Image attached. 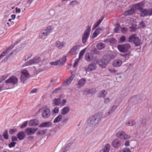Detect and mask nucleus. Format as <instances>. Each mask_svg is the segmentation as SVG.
Segmentation results:
<instances>
[{
  "label": "nucleus",
  "mask_w": 152,
  "mask_h": 152,
  "mask_svg": "<svg viewBox=\"0 0 152 152\" xmlns=\"http://www.w3.org/2000/svg\"><path fill=\"white\" fill-rule=\"evenodd\" d=\"M31 69V67H28L22 69L20 73H21L20 81L24 83L26 80L29 77L30 74L28 72V70H30Z\"/></svg>",
  "instance_id": "nucleus-1"
},
{
  "label": "nucleus",
  "mask_w": 152,
  "mask_h": 152,
  "mask_svg": "<svg viewBox=\"0 0 152 152\" xmlns=\"http://www.w3.org/2000/svg\"><path fill=\"white\" fill-rule=\"evenodd\" d=\"M128 41L129 42H133L136 46H139L142 43L141 40L135 34H133L129 37Z\"/></svg>",
  "instance_id": "nucleus-2"
},
{
  "label": "nucleus",
  "mask_w": 152,
  "mask_h": 152,
  "mask_svg": "<svg viewBox=\"0 0 152 152\" xmlns=\"http://www.w3.org/2000/svg\"><path fill=\"white\" fill-rule=\"evenodd\" d=\"M38 112L41 113L42 117L44 118H48L51 115L50 111L47 107L41 108L38 110Z\"/></svg>",
  "instance_id": "nucleus-3"
},
{
  "label": "nucleus",
  "mask_w": 152,
  "mask_h": 152,
  "mask_svg": "<svg viewBox=\"0 0 152 152\" xmlns=\"http://www.w3.org/2000/svg\"><path fill=\"white\" fill-rule=\"evenodd\" d=\"M41 58L39 57H35L33 59L26 62L22 66V67H25L32 64H38L40 62Z\"/></svg>",
  "instance_id": "nucleus-4"
},
{
  "label": "nucleus",
  "mask_w": 152,
  "mask_h": 152,
  "mask_svg": "<svg viewBox=\"0 0 152 152\" xmlns=\"http://www.w3.org/2000/svg\"><path fill=\"white\" fill-rule=\"evenodd\" d=\"M101 117L99 114L94 115L92 117L89 118L88 121H90V124L92 125H96L98 124L101 120Z\"/></svg>",
  "instance_id": "nucleus-5"
},
{
  "label": "nucleus",
  "mask_w": 152,
  "mask_h": 152,
  "mask_svg": "<svg viewBox=\"0 0 152 152\" xmlns=\"http://www.w3.org/2000/svg\"><path fill=\"white\" fill-rule=\"evenodd\" d=\"M91 30V26H88L82 37V42L83 44H85L86 43L89 37Z\"/></svg>",
  "instance_id": "nucleus-6"
},
{
  "label": "nucleus",
  "mask_w": 152,
  "mask_h": 152,
  "mask_svg": "<svg viewBox=\"0 0 152 152\" xmlns=\"http://www.w3.org/2000/svg\"><path fill=\"white\" fill-rule=\"evenodd\" d=\"M120 52L125 53L127 52L131 48V46L129 44L126 43L119 45L117 46Z\"/></svg>",
  "instance_id": "nucleus-7"
},
{
  "label": "nucleus",
  "mask_w": 152,
  "mask_h": 152,
  "mask_svg": "<svg viewBox=\"0 0 152 152\" xmlns=\"http://www.w3.org/2000/svg\"><path fill=\"white\" fill-rule=\"evenodd\" d=\"M18 78L15 76H12L8 79L5 81V83L7 84H10L14 86L17 84L18 83Z\"/></svg>",
  "instance_id": "nucleus-8"
},
{
  "label": "nucleus",
  "mask_w": 152,
  "mask_h": 152,
  "mask_svg": "<svg viewBox=\"0 0 152 152\" xmlns=\"http://www.w3.org/2000/svg\"><path fill=\"white\" fill-rule=\"evenodd\" d=\"M116 136L122 140H125L130 138L131 137L129 135L126 134L123 131L118 132L116 134Z\"/></svg>",
  "instance_id": "nucleus-9"
},
{
  "label": "nucleus",
  "mask_w": 152,
  "mask_h": 152,
  "mask_svg": "<svg viewBox=\"0 0 152 152\" xmlns=\"http://www.w3.org/2000/svg\"><path fill=\"white\" fill-rule=\"evenodd\" d=\"M121 141L118 139H114L112 142V145L113 147L117 148L120 147L121 145Z\"/></svg>",
  "instance_id": "nucleus-10"
},
{
  "label": "nucleus",
  "mask_w": 152,
  "mask_h": 152,
  "mask_svg": "<svg viewBox=\"0 0 152 152\" xmlns=\"http://www.w3.org/2000/svg\"><path fill=\"white\" fill-rule=\"evenodd\" d=\"M37 130V128H28L25 129V132L28 135H31L34 134Z\"/></svg>",
  "instance_id": "nucleus-11"
},
{
  "label": "nucleus",
  "mask_w": 152,
  "mask_h": 152,
  "mask_svg": "<svg viewBox=\"0 0 152 152\" xmlns=\"http://www.w3.org/2000/svg\"><path fill=\"white\" fill-rule=\"evenodd\" d=\"M56 46L57 48L59 49H61L65 47V43L64 42H61L59 41L58 40L56 41L55 43Z\"/></svg>",
  "instance_id": "nucleus-12"
},
{
  "label": "nucleus",
  "mask_w": 152,
  "mask_h": 152,
  "mask_svg": "<svg viewBox=\"0 0 152 152\" xmlns=\"http://www.w3.org/2000/svg\"><path fill=\"white\" fill-rule=\"evenodd\" d=\"M80 48V46L77 45L71 48L69 52V53L72 55H74L76 54L77 50Z\"/></svg>",
  "instance_id": "nucleus-13"
},
{
  "label": "nucleus",
  "mask_w": 152,
  "mask_h": 152,
  "mask_svg": "<svg viewBox=\"0 0 152 152\" xmlns=\"http://www.w3.org/2000/svg\"><path fill=\"white\" fill-rule=\"evenodd\" d=\"M122 64V60L119 59L114 60L113 63V65L115 67H118L121 66Z\"/></svg>",
  "instance_id": "nucleus-14"
},
{
  "label": "nucleus",
  "mask_w": 152,
  "mask_h": 152,
  "mask_svg": "<svg viewBox=\"0 0 152 152\" xmlns=\"http://www.w3.org/2000/svg\"><path fill=\"white\" fill-rule=\"evenodd\" d=\"M39 124V121L36 119L31 120L29 121V125L31 126H35Z\"/></svg>",
  "instance_id": "nucleus-15"
},
{
  "label": "nucleus",
  "mask_w": 152,
  "mask_h": 152,
  "mask_svg": "<svg viewBox=\"0 0 152 152\" xmlns=\"http://www.w3.org/2000/svg\"><path fill=\"white\" fill-rule=\"evenodd\" d=\"M93 58V55L91 53H86L85 56V60L88 62L91 61Z\"/></svg>",
  "instance_id": "nucleus-16"
},
{
  "label": "nucleus",
  "mask_w": 152,
  "mask_h": 152,
  "mask_svg": "<svg viewBox=\"0 0 152 152\" xmlns=\"http://www.w3.org/2000/svg\"><path fill=\"white\" fill-rule=\"evenodd\" d=\"M12 49L10 47H8L7 48L4 50L0 55V59H1L4 56H5Z\"/></svg>",
  "instance_id": "nucleus-17"
},
{
  "label": "nucleus",
  "mask_w": 152,
  "mask_h": 152,
  "mask_svg": "<svg viewBox=\"0 0 152 152\" xmlns=\"http://www.w3.org/2000/svg\"><path fill=\"white\" fill-rule=\"evenodd\" d=\"M86 82V80L84 78H81L77 82V86H78V87L80 88L81 87L83 86Z\"/></svg>",
  "instance_id": "nucleus-18"
},
{
  "label": "nucleus",
  "mask_w": 152,
  "mask_h": 152,
  "mask_svg": "<svg viewBox=\"0 0 152 152\" xmlns=\"http://www.w3.org/2000/svg\"><path fill=\"white\" fill-rule=\"evenodd\" d=\"M143 4L142 2H140L135 4L133 6V7L139 10L140 11L143 9L142 7Z\"/></svg>",
  "instance_id": "nucleus-19"
},
{
  "label": "nucleus",
  "mask_w": 152,
  "mask_h": 152,
  "mask_svg": "<svg viewBox=\"0 0 152 152\" xmlns=\"http://www.w3.org/2000/svg\"><path fill=\"white\" fill-rule=\"evenodd\" d=\"M72 72L71 73L70 76L67 78L65 81V83L66 84V85H68L70 84L74 78L75 75L74 74H72Z\"/></svg>",
  "instance_id": "nucleus-20"
},
{
  "label": "nucleus",
  "mask_w": 152,
  "mask_h": 152,
  "mask_svg": "<svg viewBox=\"0 0 152 152\" xmlns=\"http://www.w3.org/2000/svg\"><path fill=\"white\" fill-rule=\"evenodd\" d=\"M70 110L69 107L68 106L65 107L61 110V114L63 115L67 114L69 112Z\"/></svg>",
  "instance_id": "nucleus-21"
},
{
  "label": "nucleus",
  "mask_w": 152,
  "mask_h": 152,
  "mask_svg": "<svg viewBox=\"0 0 152 152\" xmlns=\"http://www.w3.org/2000/svg\"><path fill=\"white\" fill-rule=\"evenodd\" d=\"M64 117V116L61 114H59L54 119L53 123H56L59 122Z\"/></svg>",
  "instance_id": "nucleus-22"
},
{
  "label": "nucleus",
  "mask_w": 152,
  "mask_h": 152,
  "mask_svg": "<svg viewBox=\"0 0 152 152\" xmlns=\"http://www.w3.org/2000/svg\"><path fill=\"white\" fill-rule=\"evenodd\" d=\"M26 135L24 132H19L17 135V136L19 140H22L25 137Z\"/></svg>",
  "instance_id": "nucleus-23"
},
{
  "label": "nucleus",
  "mask_w": 152,
  "mask_h": 152,
  "mask_svg": "<svg viewBox=\"0 0 152 152\" xmlns=\"http://www.w3.org/2000/svg\"><path fill=\"white\" fill-rule=\"evenodd\" d=\"M61 104V99L58 98L54 99L53 101V104L54 106H60Z\"/></svg>",
  "instance_id": "nucleus-24"
},
{
  "label": "nucleus",
  "mask_w": 152,
  "mask_h": 152,
  "mask_svg": "<svg viewBox=\"0 0 152 152\" xmlns=\"http://www.w3.org/2000/svg\"><path fill=\"white\" fill-rule=\"evenodd\" d=\"M134 10L133 8H132L130 10L124 12L123 14L125 16L130 15L134 13Z\"/></svg>",
  "instance_id": "nucleus-25"
},
{
  "label": "nucleus",
  "mask_w": 152,
  "mask_h": 152,
  "mask_svg": "<svg viewBox=\"0 0 152 152\" xmlns=\"http://www.w3.org/2000/svg\"><path fill=\"white\" fill-rule=\"evenodd\" d=\"M105 46V44L102 42H99L96 45V47L98 50H102L104 48Z\"/></svg>",
  "instance_id": "nucleus-26"
},
{
  "label": "nucleus",
  "mask_w": 152,
  "mask_h": 152,
  "mask_svg": "<svg viewBox=\"0 0 152 152\" xmlns=\"http://www.w3.org/2000/svg\"><path fill=\"white\" fill-rule=\"evenodd\" d=\"M48 34L46 31H43L42 30V33L39 34V37L42 39H45L47 38V36Z\"/></svg>",
  "instance_id": "nucleus-27"
},
{
  "label": "nucleus",
  "mask_w": 152,
  "mask_h": 152,
  "mask_svg": "<svg viewBox=\"0 0 152 152\" xmlns=\"http://www.w3.org/2000/svg\"><path fill=\"white\" fill-rule=\"evenodd\" d=\"M96 67V65L95 64H89L88 67V71H91L95 69Z\"/></svg>",
  "instance_id": "nucleus-28"
},
{
  "label": "nucleus",
  "mask_w": 152,
  "mask_h": 152,
  "mask_svg": "<svg viewBox=\"0 0 152 152\" xmlns=\"http://www.w3.org/2000/svg\"><path fill=\"white\" fill-rule=\"evenodd\" d=\"M103 58L105 63H108L110 61V56L108 54L104 55Z\"/></svg>",
  "instance_id": "nucleus-29"
},
{
  "label": "nucleus",
  "mask_w": 152,
  "mask_h": 152,
  "mask_svg": "<svg viewBox=\"0 0 152 152\" xmlns=\"http://www.w3.org/2000/svg\"><path fill=\"white\" fill-rule=\"evenodd\" d=\"M107 92L105 91H101V92L99 94V96L100 97L105 98L107 94Z\"/></svg>",
  "instance_id": "nucleus-30"
},
{
  "label": "nucleus",
  "mask_w": 152,
  "mask_h": 152,
  "mask_svg": "<svg viewBox=\"0 0 152 152\" xmlns=\"http://www.w3.org/2000/svg\"><path fill=\"white\" fill-rule=\"evenodd\" d=\"M46 131H47V130L46 129H40L38 131V132L36 134L37 135H42L46 132Z\"/></svg>",
  "instance_id": "nucleus-31"
},
{
  "label": "nucleus",
  "mask_w": 152,
  "mask_h": 152,
  "mask_svg": "<svg viewBox=\"0 0 152 152\" xmlns=\"http://www.w3.org/2000/svg\"><path fill=\"white\" fill-rule=\"evenodd\" d=\"M135 124V122L134 120H132L129 121L126 123V124L129 126H132L134 125Z\"/></svg>",
  "instance_id": "nucleus-32"
},
{
  "label": "nucleus",
  "mask_w": 152,
  "mask_h": 152,
  "mask_svg": "<svg viewBox=\"0 0 152 152\" xmlns=\"http://www.w3.org/2000/svg\"><path fill=\"white\" fill-rule=\"evenodd\" d=\"M102 20V19L100 20H99L98 22H96L93 26L92 27V29L94 30L96 28H97L98 26L101 23Z\"/></svg>",
  "instance_id": "nucleus-33"
},
{
  "label": "nucleus",
  "mask_w": 152,
  "mask_h": 152,
  "mask_svg": "<svg viewBox=\"0 0 152 152\" xmlns=\"http://www.w3.org/2000/svg\"><path fill=\"white\" fill-rule=\"evenodd\" d=\"M53 30V28L52 26H49L47 27L46 29L43 30V31H46L49 34Z\"/></svg>",
  "instance_id": "nucleus-34"
},
{
  "label": "nucleus",
  "mask_w": 152,
  "mask_h": 152,
  "mask_svg": "<svg viewBox=\"0 0 152 152\" xmlns=\"http://www.w3.org/2000/svg\"><path fill=\"white\" fill-rule=\"evenodd\" d=\"M51 125L50 122H48L42 123L41 124L40 126L44 127H48Z\"/></svg>",
  "instance_id": "nucleus-35"
},
{
  "label": "nucleus",
  "mask_w": 152,
  "mask_h": 152,
  "mask_svg": "<svg viewBox=\"0 0 152 152\" xmlns=\"http://www.w3.org/2000/svg\"><path fill=\"white\" fill-rule=\"evenodd\" d=\"M110 150V145L109 144H107L104 147L103 152H109Z\"/></svg>",
  "instance_id": "nucleus-36"
},
{
  "label": "nucleus",
  "mask_w": 152,
  "mask_h": 152,
  "mask_svg": "<svg viewBox=\"0 0 152 152\" xmlns=\"http://www.w3.org/2000/svg\"><path fill=\"white\" fill-rule=\"evenodd\" d=\"M146 11L147 9H143L140 11L141 12L140 15L141 16L144 17L146 16Z\"/></svg>",
  "instance_id": "nucleus-37"
},
{
  "label": "nucleus",
  "mask_w": 152,
  "mask_h": 152,
  "mask_svg": "<svg viewBox=\"0 0 152 152\" xmlns=\"http://www.w3.org/2000/svg\"><path fill=\"white\" fill-rule=\"evenodd\" d=\"M109 71L110 72V73L115 74V75H118V73H117V74H115L117 71V70H116L114 68H110L108 69Z\"/></svg>",
  "instance_id": "nucleus-38"
},
{
  "label": "nucleus",
  "mask_w": 152,
  "mask_h": 152,
  "mask_svg": "<svg viewBox=\"0 0 152 152\" xmlns=\"http://www.w3.org/2000/svg\"><path fill=\"white\" fill-rule=\"evenodd\" d=\"M3 136L5 139L7 140L8 139L9 137L7 130H6L4 131L3 134Z\"/></svg>",
  "instance_id": "nucleus-39"
},
{
  "label": "nucleus",
  "mask_w": 152,
  "mask_h": 152,
  "mask_svg": "<svg viewBox=\"0 0 152 152\" xmlns=\"http://www.w3.org/2000/svg\"><path fill=\"white\" fill-rule=\"evenodd\" d=\"M32 54L31 53L27 54L24 57V60L25 61H26V60H28V59L30 58L32 56Z\"/></svg>",
  "instance_id": "nucleus-40"
},
{
  "label": "nucleus",
  "mask_w": 152,
  "mask_h": 152,
  "mask_svg": "<svg viewBox=\"0 0 152 152\" xmlns=\"http://www.w3.org/2000/svg\"><path fill=\"white\" fill-rule=\"evenodd\" d=\"M59 111V108L58 107H56L52 111V113L55 114L58 113Z\"/></svg>",
  "instance_id": "nucleus-41"
},
{
  "label": "nucleus",
  "mask_w": 152,
  "mask_h": 152,
  "mask_svg": "<svg viewBox=\"0 0 152 152\" xmlns=\"http://www.w3.org/2000/svg\"><path fill=\"white\" fill-rule=\"evenodd\" d=\"M121 28L119 24H117L114 29V31L115 33H117L119 32V28Z\"/></svg>",
  "instance_id": "nucleus-42"
},
{
  "label": "nucleus",
  "mask_w": 152,
  "mask_h": 152,
  "mask_svg": "<svg viewBox=\"0 0 152 152\" xmlns=\"http://www.w3.org/2000/svg\"><path fill=\"white\" fill-rule=\"evenodd\" d=\"M86 50V48H84L81 50L80 52L79 53V58H80L81 57H82L83 56V54L85 53V51Z\"/></svg>",
  "instance_id": "nucleus-43"
},
{
  "label": "nucleus",
  "mask_w": 152,
  "mask_h": 152,
  "mask_svg": "<svg viewBox=\"0 0 152 152\" xmlns=\"http://www.w3.org/2000/svg\"><path fill=\"white\" fill-rule=\"evenodd\" d=\"M17 130L16 129H10L9 130V133L11 134H13L15 132H16Z\"/></svg>",
  "instance_id": "nucleus-44"
},
{
  "label": "nucleus",
  "mask_w": 152,
  "mask_h": 152,
  "mask_svg": "<svg viewBox=\"0 0 152 152\" xmlns=\"http://www.w3.org/2000/svg\"><path fill=\"white\" fill-rule=\"evenodd\" d=\"M147 16H151L152 15V10L150 9L149 10H147L146 11Z\"/></svg>",
  "instance_id": "nucleus-45"
},
{
  "label": "nucleus",
  "mask_w": 152,
  "mask_h": 152,
  "mask_svg": "<svg viewBox=\"0 0 152 152\" xmlns=\"http://www.w3.org/2000/svg\"><path fill=\"white\" fill-rule=\"evenodd\" d=\"M8 75H5L3 76L0 77V80L2 82L4 81L7 77Z\"/></svg>",
  "instance_id": "nucleus-46"
},
{
  "label": "nucleus",
  "mask_w": 152,
  "mask_h": 152,
  "mask_svg": "<svg viewBox=\"0 0 152 152\" xmlns=\"http://www.w3.org/2000/svg\"><path fill=\"white\" fill-rule=\"evenodd\" d=\"M28 123V121H25L20 126V128L21 129L25 127Z\"/></svg>",
  "instance_id": "nucleus-47"
},
{
  "label": "nucleus",
  "mask_w": 152,
  "mask_h": 152,
  "mask_svg": "<svg viewBox=\"0 0 152 152\" xmlns=\"http://www.w3.org/2000/svg\"><path fill=\"white\" fill-rule=\"evenodd\" d=\"M16 144V142H11L10 144L9 145V147L10 148H11L12 147H14Z\"/></svg>",
  "instance_id": "nucleus-48"
},
{
  "label": "nucleus",
  "mask_w": 152,
  "mask_h": 152,
  "mask_svg": "<svg viewBox=\"0 0 152 152\" xmlns=\"http://www.w3.org/2000/svg\"><path fill=\"white\" fill-rule=\"evenodd\" d=\"M97 30H96L92 34V38L93 39H94V38L96 37L97 35H98L99 34L96 32L97 31Z\"/></svg>",
  "instance_id": "nucleus-49"
},
{
  "label": "nucleus",
  "mask_w": 152,
  "mask_h": 152,
  "mask_svg": "<svg viewBox=\"0 0 152 152\" xmlns=\"http://www.w3.org/2000/svg\"><path fill=\"white\" fill-rule=\"evenodd\" d=\"M110 102V99L109 98H105L104 100V102L105 104H108Z\"/></svg>",
  "instance_id": "nucleus-50"
},
{
  "label": "nucleus",
  "mask_w": 152,
  "mask_h": 152,
  "mask_svg": "<svg viewBox=\"0 0 152 152\" xmlns=\"http://www.w3.org/2000/svg\"><path fill=\"white\" fill-rule=\"evenodd\" d=\"M122 152H131L130 149L128 148H125L121 150Z\"/></svg>",
  "instance_id": "nucleus-51"
},
{
  "label": "nucleus",
  "mask_w": 152,
  "mask_h": 152,
  "mask_svg": "<svg viewBox=\"0 0 152 152\" xmlns=\"http://www.w3.org/2000/svg\"><path fill=\"white\" fill-rule=\"evenodd\" d=\"M66 99H63L61 101L60 106H63L66 103Z\"/></svg>",
  "instance_id": "nucleus-52"
},
{
  "label": "nucleus",
  "mask_w": 152,
  "mask_h": 152,
  "mask_svg": "<svg viewBox=\"0 0 152 152\" xmlns=\"http://www.w3.org/2000/svg\"><path fill=\"white\" fill-rule=\"evenodd\" d=\"M60 59V60L63 62L64 64H65V63L66 60V56H63L62 57V58H61V59Z\"/></svg>",
  "instance_id": "nucleus-53"
},
{
  "label": "nucleus",
  "mask_w": 152,
  "mask_h": 152,
  "mask_svg": "<svg viewBox=\"0 0 152 152\" xmlns=\"http://www.w3.org/2000/svg\"><path fill=\"white\" fill-rule=\"evenodd\" d=\"M9 88H7L6 87H4V85L0 86V92L2 91L9 89Z\"/></svg>",
  "instance_id": "nucleus-54"
},
{
  "label": "nucleus",
  "mask_w": 152,
  "mask_h": 152,
  "mask_svg": "<svg viewBox=\"0 0 152 152\" xmlns=\"http://www.w3.org/2000/svg\"><path fill=\"white\" fill-rule=\"evenodd\" d=\"M127 31V29L125 27L121 28V32L123 34H125Z\"/></svg>",
  "instance_id": "nucleus-55"
},
{
  "label": "nucleus",
  "mask_w": 152,
  "mask_h": 152,
  "mask_svg": "<svg viewBox=\"0 0 152 152\" xmlns=\"http://www.w3.org/2000/svg\"><path fill=\"white\" fill-rule=\"evenodd\" d=\"M125 40H126L125 37L124 36H122L120 38V40L122 42H124V41H125Z\"/></svg>",
  "instance_id": "nucleus-56"
},
{
  "label": "nucleus",
  "mask_w": 152,
  "mask_h": 152,
  "mask_svg": "<svg viewBox=\"0 0 152 152\" xmlns=\"http://www.w3.org/2000/svg\"><path fill=\"white\" fill-rule=\"evenodd\" d=\"M17 138V137L15 136H12V141L13 142L17 141L18 140Z\"/></svg>",
  "instance_id": "nucleus-57"
},
{
  "label": "nucleus",
  "mask_w": 152,
  "mask_h": 152,
  "mask_svg": "<svg viewBox=\"0 0 152 152\" xmlns=\"http://www.w3.org/2000/svg\"><path fill=\"white\" fill-rule=\"evenodd\" d=\"M58 62H57V61H54L51 62L50 64L51 65H58V64L57 63Z\"/></svg>",
  "instance_id": "nucleus-58"
},
{
  "label": "nucleus",
  "mask_w": 152,
  "mask_h": 152,
  "mask_svg": "<svg viewBox=\"0 0 152 152\" xmlns=\"http://www.w3.org/2000/svg\"><path fill=\"white\" fill-rule=\"evenodd\" d=\"M57 62H58L57 63L58 64V65L59 66H62L64 64L63 62L60 60V59L57 61Z\"/></svg>",
  "instance_id": "nucleus-59"
},
{
  "label": "nucleus",
  "mask_w": 152,
  "mask_h": 152,
  "mask_svg": "<svg viewBox=\"0 0 152 152\" xmlns=\"http://www.w3.org/2000/svg\"><path fill=\"white\" fill-rule=\"evenodd\" d=\"M60 90V88H58L55 89L53 92H52V94H55L58 91Z\"/></svg>",
  "instance_id": "nucleus-60"
},
{
  "label": "nucleus",
  "mask_w": 152,
  "mask_h": 152,
  "mask_svg": "<svg viewBox=\"0 0 152 152\" xmlns=\"http://www.w3.org/2000/svg\"><path fill=\"white\" fill-rule=\"evenodd\" d=\"M96 30H97V31L96 32H97L98 33V34H99L100 33H101L102 29L101 28H100V27H99L98 28H97Z\"/></svg>",
  "instance_id": "nucleus-61"
},
{
  "label": "nucleus",
  "mask_w": 152,
  "mask_h": 152,
  "mask_svg": "<svg viewBox=\"0 0 152 152\" xmlns=\"http://www.w3.org/2000/svg\"><path fill=\"white\" fill-rule=\"evenodd\" d=\"M130 145V142L129 140H126L125 143L124 145L126 146H128Z\"/></svg>",
  "instance_id": "nucleus-62"
},
{
  "label": "nucleus",
  "mask_w": 152,
  "mask_h": 152,
  "mask_svg": "<svg viewBox=\"0 0 152 152\" xmlns=\"http://www.w3.org/2000/svg\"><path fill=\"white\" fill-rule=\"evenodd\" d=\"M37 91V88H35L33 89L30 92V93H36Z\"/></svg>",
  "instance_id": "nucleus-63"
},
{
  "label": "nucleus",
  "mask_w": 152,
  "mask_h": 152,
  "mask_svg": "<svg viewBox=\"0 0 152 152\" xmlns=\"http://www.w3.org/2000/svg\"><path fill=\"white\" fill-rule=\"evenodd\" d=\"M11 17L12 20L14 19L15 18V15H11Z\"/></svg>",
  "instance_id": "nucleus-64"
}]
</instances>
